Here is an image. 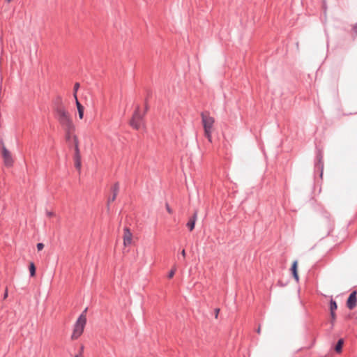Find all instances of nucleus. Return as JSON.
<instances>
[{"mask_svg": "<svg viewBox=\"0 0 357 357\" xmlns=\"http://www.w3.org/2000/svg\"><path fill=\"white\" fill-rule=\"evenodd\" d=\"M8 2H10L11 0H6Z\"/></svg>", "mask_w": 357, "mask_h": 357, "instance_id": "obj_33", "label": "nucleus"}, {"mask_svg": "<svg viewBox=\"0 0 357 357\" xmlns=\"http://www.w3.org/2000/svg\"><path fill=\"white\" fill-rule=\"evenodd\" d=\"M29 271L31 276H33L36 273V268L33 263H31L29 266Z\"/></svg>", "mask_w": 357, "mask_h": 357, "instance_id": "obj_18", "label": "nucleus"}, {"mask_svg": "<svg viewBox=\"0 0 357 357\" xmlns=\"http://www.w3.org/2000/svg\"><path fill=\"white\" fill-rule=\"evenodd\" d=\"M331 316L332 318V322L335 319V312H331Z\"/></svg>", "mask_w": 357, "mask_h": 357, "instance_id": "obj_23", "label": "nucleus"}, {"mask_svg": "<svg viewBox=\"0 0 357 357\" xmlns=\"http://www.w3.org/2000/svg\"><path fill=\"white\" fill-rule=\"evenodd\" d=\"M75 357H79V356L78 354L75 355Z\"/></svg>", "mask_w": 357, "mask_h": 357, "instance_id": "obj_32", "label": "nucleus"}, {"mask_svg": "<svg viewBox=\"0 0 357 357\" xmlns=\"http://www.w3.org/2000/svg\"><path fill=\"white\" fill-rule=\"evenodd\" d=\"M112 191L113 195H116L117 196L118 192L119 191V183H115L112 188Z\"/></svg>", "mask_w": 357, "mask_h": 357, "instance_id": "obj_16", "label": "nucleus"}, {"mask_svg": "<svg viewBox=\"0 0 357 357\" xmlns=\"http://www.w3.org/2000/svg\"><path fill=\"white\" fill-rule=\"evenodd\" d=\"M257 333H259V334L261 333V327H260V326L257 329Z\"/></svg>", "mask_w": 357, "mask_h": 357, "instance_id": "obj_28", "label": "nucleus"}, {"mask_svg": "<svg viewBox=\"0 0 357 357\" xmlns=\"http://www.w3.org/2000/svg\"><path fill=\"white\" fill-rule=\"evenodd\" d=\"M55 118L59 122L65 132L68 134L73 132L75 130V126L70 119L68 112L64 107H59L56 109L54 112Z\"/></svg>", "mask_w": 357, "mask_h": 357, "instance_id": "obj_1", "label": "nucleus"}, {"mask_svg": "<svg viewBox=\"0 0 357 357\" xmlns=\"http://www.w3.org/2000/svg\"><path fill=\"white\" fill-rule=\"evenodd\" d=\"M54 112H56V109L59 107H64L63 105V102H62V99L61 97H57L54 102Z\"/></svg>", "mask_w": 357, "mask_h": 357, "instance_id": "obj_13", "label": "nucleus"}, {"mask_svg": "<svg viewBox=\"0 0 357 357\" xmlns=\"http://www.w3.org/2000/svg\"><path fill=\"white\" fill-rule=\"evenodd\" d=\"M291 270L292 275H293L294 278H295V280L296 281H298L299 278H298V272H297V261H294V263L291 266Z\"/></svg>", "mask_w": 357, "mask_h": 357, "instance_id": "obj_11", "label": "nucleus"}, {"mask_svg": "<svg viewBox=\"0 0 357 357\" xmlns=\"http://www.w3.org/2000/svg\"><path fill=\"white\" fill-rule=\"evenodd\" d=\"M144 114L140 113V108L138 106L132 116V118L130 121V125L132 128L136 130H139L144 126V121H143Z\"/></svg>", "mask_w": 357, "mask_h": 357, "instance_id": "obj_4", "label": "nucleus"}, {"mask_svg": "<svg viewBox=\"0 0 357 357\" xmlns=\"http://www.w3.org/2000/svg\"><path fill=\"white\" fill-rule=\"evenodd\" d=\"M2 144V154L3 157L4 158V162L6 165L10 166L13 164V159L11 158L10 153L8 150L6 149V147L3 145V143L1 142Z\"/></svg>", "mask_w": 357, "mask_h": 357, "instance_id": "obj_7", "label": "nucleus"}, {"mask_svg": "<svg viewBox=\"0 0 357 357\" xmlns=\"http://www.w3.org/2000/svg\"><path fill=\"white\" fill-rule=\"evenodd\" d=\"M353 31L357 34V23L354 25Z\"/></svg>", "mask_w": 357, "mask_h": 357, "instance_id": "obj_25", "label": "nucleus"}, {"mask_svg": "<svg viewBox=\"0 0 357 357\" xmlns=\"http://www.w3.org/2000/svg\"><path fill=\"white\" fill-rule=\"evenodd\" d=\"M343 343H344V340L342 339H340L337 341V342L335 347V350L336 352L340 353L342 351Z\"/></svg>", "mask_w": 357, "mask_h": 357, "instance_id": "obj_14", "label": "nucleus"}, {"mask_svg": "<svg viewBox=\"0 0 357 357\" xmlns=\"http://www.w3.org/2000/svg\"><path fill=\"white\" fill-rule=\"evenodd\" d=\"M202 122L204 130V134L209 142H211L213 127L215 122L214 118L211 116L208 112L201 114Z\"/></svg>", "mask_w": 357, "mask_h": 357, "instance_id": "obj_2", "label": "nucleus"}, {"mask_svg": "<svg viewBox=\"0 0 357 357\" xmlns=\"http://www.w3.org/2000/svg\"><path fill=\"white\" fill-rule=\"evenodd\" d=\"M72 133L73 132H70V133L68 134V132H66V139L67 140H69L70 139Z\"/></svg>", "mask_w": 357, "mask_h": 357, "instance_id": "obj_24", "label": "nucleus"}, {"mask_svg": "<svg viewBox=\"0 0 357 357\" xmlns=\"http://www.w3.org/2000/svg\"><path fill=\"white\" fill-rule=\"evenodd\" d=\"M75 142V156H74V160H75V166L76 169L79 170L81 169V156L79 153V149L78 147V142L77 140L76 136H74Z\"/></svg>", "mask_w": 357, "mask_h": 357, "instance_id": "obj_5", "label": "nucleus"}, {"mask_svg": "<svg viewBox=\"0 0 357 357\" xmlns=\"http://www.w3.org/2000/svg\"><path fill=\"white\" fill-rule=\"evenodd\" d=\"M116 195L112 194V196H111L108 199V204H109L110 202H114L116 199Z\"/></svg>", "mask_w": 357, "mask_h": 357, "instance_id": "obj_19", "label": "nucleus"}, {"mask_svg": "<svg viewBox=\"0 0 357 357\" xmlns=\"http://www.w3.org/2000/svg\"><path fill=\"white\" fill-rule=\"evenodd\" d=\"M43 248H44V245H43V243H38L37 244V249H38V250H43Z\"/></svg>", "mask_w": 357, "mask_h": 357, "instance_id": "obj_20", "label": "nucleus"}, {"mask_svg": "<svg viewBox=\"0 0 357 357\" xmlns=\"http://www.w3.org/2000/svg\"><path fill=\"white\" fill-rule=\"evenodd\" d=\"M181 255H182L183 259L185 257V250H183L181 251Z\"/></svg>", "mask_w": 357, "mask_h": 357, "instance_id": "obj_26", "label": "nucleus"}, {"mask_svg": "<svg viewBox=\"0 0 357 357\" xmlns=\"http://www.w3.org/2000/svg\"><path fill=\"white\" fill-rule=\"evenodd\" d=\"M174 273H175V270H173V269L171 270L168 274V278H172L174 276Z\"/></svg>", "mask_w": 357, "mask_h": 357, "instance_id": "obj_21", "label": "nucleus"}, {"mask_svg": "<svg viewBox=\"0 0 357 357\" xmlns=\"http://www.w3.org/2000/svg\"><path fill=\"white\" fill-rule=\"evenodd\" d=\"M123 231V244L125 246H128L132 243V234L128 227H125Z\"/></svg>", "mask_w": 357, "mask_h": 357, "instance_id": "obj_8", "label": "nucleus"}, {"mask_svg": "<svg viewBox=\"0 0 357 357\" xmlns=\"http://www.w3.org/2000/svg\"><path fill=\"white\" fill-rule=\"evenodd\" d=\"M83 349H84V347H83V346H82V347H81V351H83Z\"/></svg>", "mask_w": 357, "mask_h": 357, "instance_id": "obj_30", "label": "nucleus"}, {"mask_svg": "<svg viewBox=\"0 0 357 357\" xmlns=\"http://www.w3.org/2000/svg\"><path fill=\"white\" fill-rule=\"evenodd\" d=\"M7 291H6V293L4 294V298H6L7 296Z\"/></svg>", "mask_w": 357, "mask_h": 357, "instance_id": "obj_29", "label": "nucleus"}, {"mask_svg": "<svg viewBox=\"0 0 357 357\" xmlns=\"http://www.w3.org/2000/svg\"><path fill=\"white\" fill-rule=\"evenodd\" d=\"M86 316L84 315V314H82L78 317L77 320L76 321V322L75 324L73 333L71 336V338L73 340L77 339L82 334V333L84 331V326L86 325Z\"/></svg>", "mask_w": 357, "mask_h": 357, "instance_id": "obj_3", "label": "nucleus"}, {"mask_svg": "<svg viewBox=\"0 0 357 357\" xmlns=\"http://www.w3.org/2000/svg\"><path fill=\"white\" fill-rule=\"evenodd\" d=\"M337 308V303L333 300L331 299L330 301V310L331 312H335Z\"/></svg>", "mask_w": 357, "mask_h": 357, "instance_id": "obj_15", "label": "nucleus"}, {"mask_svg": "<svg viewBox=\"0 0 357 357\" xmlns=\"http://www.w3.org/2000/svg\"><path fill=\"white\" fill-rule=\"evenodd\" d=\"M79 88V84L78 82H76L74 85V89H73V91H74L73 96L75 100L77 99V92Z\"/></svg>", "mask_w": 357, "mask_h": 357, "instance_id": "obj_17", "label": "nucleus"}, {"mask_svg": "<svg viewBox=\"0 0 357 357\" xmlns=\"http://www.w3.org/2000/svg\"><path fill=\"white\" fill-rule=\"evenodd\" d=\"M197 218V213L195 211L193 214V215L190 218L188 222H187L186 226L190 229V231H192L195 228V222Z\"/></svg>", "mask_w": 357, "mask_h": 357, "instance_id": "obj_9", "label": "nucleus"}, {"mask_svg": "<svg viewBox=\"0 0 357 357\" xmlns=\"http://www.w3.org/2000/svg\"><path fill=\"white\" fill-rule=\"evenodd\" d=\"M75 102L79 113V119H82L84 116V107L79 102L78 99L75 100Z\"/></svg>", "mask_w": 357, "mask_h": 357, "instance_id": "obj_12", "label": "nucleus"}, {"mask_svg": "<svg viewBox=\"0 0 357 357\" xmlns=\"http://www.w3.org/2000/svg\"><path fill=\"white\" fill-rule=\"evenodd\" d=\"M47 215L49 217H51L52 215H53V213H52V212H47Z\"/></svg>", "mask_w": 357, "mask_h": 357, "instance_id": "obj_27", "label": "nucleus"}, {"mask_svg": "<svg viewBox=\"0 0 357 357\" xmlns=\"http://www.w3.org/2000/svg\"><path fill=\"white\" fill-rule=\"evenodd\" d=\"M356 294H357L356 291H354L353 292H351L350 294V295L347 299V306L349 310L354 309L356 305V303H357Z\"/></svg>", "mask_w": 357, "mask_h": 357, "instance_id": "obj_6", "label": "nucleus"}, {"mask_svg": "<svg viewBox=\"0 0 357 357\" xmlns=\"http://www.w3.org/2000/svg\"><path fill=\"white\" fill-rule=\"evenodd\" d=\"M218 312H219V309H216L215 312L218 313Z\"/></svg>", "mask_w": 357, "mask_h": 357, "instance_id": "obj_31", "label": "nucleus"}, {"mask_svg": "<svg viewBox=\"0 0 357 357\" xmlns=\"http://www.w3.org/2000/svg\"><path fill=\"white\" fill-rule=\"evenodd\" d=\"M322 158H323L322 154L321 153V152H319L317 155V161L315 163V167L317 169H321V176L322 175L323 167H324Z\"/></svg>", "mask_w": 357, "mask_h": 357, "instance_id": "obj_10", "label": "nucleus"}, {"mask_svg": "<svg viewBox=\"0 0 357 357\" xmlns=\"http://www.w3.org/2000/svg\"><path fill=\"white\" fill-rule=\"evenodd\" d=\"M165 206H166V209H167V212H168L169 213H172V208L169 207V204H168L167 203L166 204Z\"/></svg>", "mask_w": 357, "mask_h": 357, "instance_id": "obj_22", "label": "nucleus"}]
</instances>
